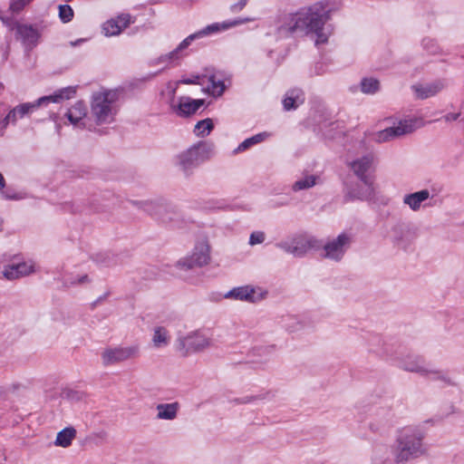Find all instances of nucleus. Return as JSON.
Wrapping results in <instances>:
<instances>
[{
  "instance_id": "obj_1",
  "label": "nucleus",
  "mask_w": 464,
  "mask_h": 464,
  "mask_svg": "<svg viewBox=\"0 0 464 464\" xmlns=\"http://www.w3.org/2000/svg\"><path fill=\"white\" fill-rule=\"evenodd\" d=\"M324 14L323 2H317L295 13L281 14L276 21L275 34L279 39H285L297 34H304L307 29L316 30L323 24Z\"/></svg>"
},
{
  "instance_id": "obj_2",
  "label": "nucleus",
  "mask_w": 464,
  "mask_h": 464,
  "mask_svg": "<svg viewBox=\"0 0 464 464\" xmlns=\"http://www.w3.org/2000/svg\"><path fill=\"white\" fill-rule=\"evenodd\" d=\"M76 93L74 87H66L54 92L53 95L43 96L34 102L21 103L9 111L7 115L0 121L4 128L10 123L15 125L17 121L29 116L39 107L46 105L50 102H60L63 100H68Z\"/></svg>"
},
{
  "instance_id": "obj_3",
  "label": "nucleus",
  "mask_w": 464,
  "mask_h": 464,
  "mask_svg": "<svg viewBox=\"0 0 464 464\" xmlns=\"http://www.w3.org/2000/svg\"><path fill=\"white\" fill-rule=\"evenodd\" d=\"M117 111V93L115 92L106 91L92 95L91 112L97 124L111 122Z\"/></svg>"
},
{
  "instance_id": "obj_4",
  "label": "nucleus",
  "mask_w": 464,
  "mask_h": 464,
  "mask_svg": "<svg viewBox=\"0 0 464 464\" xmlns=\"http://www.w3.org/2000/svg\"><path fill=\"white\" fill-rule=\"evenodd\" d=\"M422 437L413 431H404L397 440L395 461L408 462L423 455Z\"/></svg>"
},
{
  "instance_id": "obj_5",
  "label": "nucleus",
  "mask_w": 464,
  "mask_h": 464,
  "mask_svg": "<svg viewBox=\"0 0 464 464\" xmlns=\"http://www.w3.org/2000/svg\"><path fill=\"white\" fill-rule=\"evenodd\" d=\"M276 246L295 257H304L311 250H319L322 242L313 236L295 235L276 244Z\"/></svg>"
},
{
  "instance_id": "obj_6",
  "label": "nucleus",
  "mask_w": 464,
  "mask_h": 464,
  "mask_svg": "<svg viewBox=\"0 0 464 464\" xmlns=\"http://www.w3.org/2000/svg\"><path fill=\"white\" fill-rule=\"evenodd\" d=\"M209 150L210 146L208 143L198 141L178 155L177 164L184 174L188 176L194 169L208 158Z\"/></svg>"
},
{
  "instance_id": "obj_7",
  "label": "nucleus",
  "mask_w": 464,
  "mask_h": 464,
  "mask_svg": "<svg viewBox=\"0 0 464 464\" xmlns=\"http://www.w3.org/2000/svg\"><path fill=\"white\" fill-rule=\"evenodd\" d=\"M212 344L211 338L201 330H195L176 340V350L182 355L203 352Z\"/></svg>"
},
{
  "instance_id": "obj_8",
  "label": "nucleus",
  "mask_w": 464,
  "mask_h": 464,
  "mask_svg": "<svg viewBox=\"0 0 464 464\" xmlns=\"http://www.w3.org/2000/svg\"><path fill=\"white\" fill-rule=\"evenodd\" d=\"M353 242L352 235L343 232L336 237L329 239L325 244H322L321 256L334 262H340Z\"/></svg>"
},
{
  "instance_id": "obj_9",
  "label": "nucleus",
  "mask_w": 464,
  "mask_h": 464,
  "mask_svg": "<svg viewBox=\"0 0 464 464\" xmlns=\"http://www.w3.org/2000/svg\"><path fill=\"white\" fill-rule=\"evenodd\" d=\"M251 19L245 18V19H236L230 23H214L211 24L207 25L203 29L189 34L188 37H186L175 49L174 53H177V55H180L183 51H185L188 46L191 44L193 41L201 39L203 37H206L208 35L218 33L221 30H226L231 26H236L238 24H242L244 23L249 22Z\"/></svg>"
},
{
  "instance_id": "obj_10",
  "label": "nucleus",
  "mask_w": 464,
  "mask_h": 464,
  "mask_svg": "<svg viewBox=\"0 0 464 464\" xmlns=\"http://www.w3.org/2000/svg\"><path fill=\"white\" fill-rule=\"evenodd\" d=\"M343 198L346 202L353 200H371L375 194L373 180H347L343 183Z\"/></svg>"
},
{
  "instance_id": "obj_11",
  "label": "nucleus",
  "mask_w": 464,
  "mask_h": 464,
  "mask_svg": "<svg viewBox=\"0 0 464 464\" xmlns=\"http://www.w3.org/2000/svg\"><path fill=\"white\" fill-rule=\"evenodd\" d=\"M209 260V246L206 242H199L195 246L190 255L180 258L177 262L176 266L187 272L208 265Z\"/></svg>"
},
{
  "instance_id": "obj_12",
  "label": "nucleus",
  "mask_w": 464,
  "mask_h": 464,
  "mask_svg": "<svg viewBox=\"0 0 464 464\" xmlns=\"http://www.w3.org/2000/svg\"><path fill=\"white\" fill-rule=\"evenodd\" d=\"M140 354V346H116L106 348L102 353V361L104 366L117 364L127 360L136 358Z\"/></svg>"
},
{
  "instance_id": "obj_13",
  "label": "nucleus",
  "mask_w": 464,
  "mask_h": 464,
  "mask_svg": "<svg viewBox=\"0 0 464 464\" xmlns=\"http://www.w3.org/2000/svg\"><path fill=\"white\" fill-rule=\"evenodd\" d=\"M419 237V229L417 227L400 223L392 228V243L404 250H407Z\"/></svg>"
},
{
  "instance_id": "obj_14",
  "label": "nucleus",
  "mask_w": 464,
  "mask_h": 464,
  "mask_svg": "<svg viewBox=\"0 0 464 464\" xmlns=\"http://www.w3.org/2000/svg\"><path fill=\"white\" fill-rule=\"evenodd\" d=\"M138 204L145 212L162 223L172 222L178 216L175 208L166 202L144 201Z\"/></svg>"
},
{
  "instance_id": "obj_15",
  "label": "nucleus",
  "mask_w": 464,
  "mask_h": 464,
  "mask_svg": "<svg viewBox=\"0 0 464 464\" xmlns=\"http://www.w3.org/2000/svg\"><path fill=\"white\" fill-rule=\"evenodd\" d=\"M415 121H401L398 125L386 128L373 134V140L379 143L386 142L405 134L411 133L414 130Z\"/></svg>"
},
{
  "instance_id": "obj_16",
  "label": "nucleus",
  "mask_w": 464,
  "mask_h": 464,
  "mask_svg": "<svg viewBox=\"0 0 464 464\" xmlns=\"http://www.w3.org/2000/svg\"><path fill=\"white\" fill-rule=\"evenodd\" d=\"M398 365L404 371L416 372L420 375L439 373V372L430 369L426 363L424 358L420 355H407L405 358H402L398 362Z\"/></svg>"
},
{
  "instance_id": "obj_17",
  "label": "nucleus",
  "mask_w": 464,
  "mask_h": 464,
  "mask_svg": "<svg viewBox=\"0 0 464 464\" xmlns=\"http://www.w3.org/2000/svg\"><path fill=\"white\" fill-rule=\"evenodd\" d=\"M448 85L446 79H437L430 82L417 83L411 86L416 98L425 100L443 91Z\"/></svg>"
},
{
  "instance_id": "obj_18",
  "label": "nucleus",
  "mask_w": 464,
  "mask_h": 464,
  "mask_svg": "<svg viewBox=\"0 0 464 464\" xmlns=\"http://www.w3.org/2000/svg\"><path fill=\"white\" fill-rule=\"evenodd\" d=\"M15 30L17 38L26 48L32 49L37 44L40 34L33 25L16 23Z\"/></svg>"
},
{
  "instance_id": "obj_19",
  "label": "nucleus",
  "mask_w": 464,
  "mask_h": 464,
  "mask_svg": "<svg viewBox=\"0 0 464 464\" xmlns=\"http://www.w3.org/2000/svg\"><path fill=\"white\" fill-rule=\"evenodd\" d=\"M227 299H235L246 301L249 303H256L262 298L261 295H256V289L251 285H242L234 287L224 295Z\"/></svg>"
},
{
  "instance_id": "obj_20",
  "label": "nucleus",
  "mask_w": 464,
  "mask_h": 464,
  "mask_svg": "<svg viewBox=\"0 0 464 464\" xmlns=\"http://www.w3.org/2000/svg\"><path fill=\"white\" fill-rule=\"evenodd\" d=\"M372 161L373 155L372 153H368L353 160L349 165L359 179L372 180V179L367 174L372 165Z\"/></svg>"
},
{
  "instance_id": "obj_21",
  "label": "nucleus",
  "mask_w": 464,
  "mask_h": 464,
  "mask_svg": "<svg viewBox=\"0 0 464 464\" xmlns=\"http://www.w3.org/2000/svg\"><path fill=\"white\" fill-rule=\"evenodd\" d=\"M202 99L193 100L189 97H180L176 112L179 116L188 117L194 114L203 104Z\"/></svg>"
},
{
  "instance_id": "obj_22",
  "label": "nucleus",
  "mask_w": 464,
  "mask_h": 464,
  "mask_svg": "<svg viewBox=\"0 0 464 464\" xmlns=\"http://www.w3.org/2000/svg\"><path fill=\"white\" fill-rule=\"evenodd\" d=\"M430 197L428 189H421L413 193L406 194L403 197V203L412 211L420 210L421 204Z\"/></svg>"
},
{
  "instance_id": "obj_23",
  "label": "nucleus",
  "mask_w": 464,
  "mask_h": 464,
  "mask_svg": "<svg viewBox=\"0 0 464 464\" xmlns=\"http://www.w3.org/2000/svg\"><path fill=\"white\" fill-rule=\"evenodd\" d=\"M372 464H393L390 447L376 445L372 455Z\"/></svg>"
},
{
  "instance_id": "obj_24",
  "label": "nucleus",
  "mask_w": 464,
  "mask_h": 464,
  "mask_svg": "<svg viewBox=\"0 0 464 464\" xmlns=\"http://www.w3.org/2000/svg\"><path fill=\"white\" fill-rule=\"evenodd\" d=\"M303 92L299 89L289 90L283 100V106L285 111L295 110L304 102Z\"/></svg>"
},
{
  "instance_id": "obj_25",
  "label": "nucleus",
  "mask_w": 464,
  "mask_h": 464,
  "mask_svg": "<svg viewBox=\"0 0 464 464\" xmlns=\"http://www.w3.org/2000/svg\"><path fill=\"white\" fill-rule=\"evenodd\" d=\"M157 418L160 420H174L177 417L179 404L173 403H160L157 407Z\"/></svg>"
},
{
  "instance_id": "obj_26",
  "label": "nucleus",
  "mask_w": 464,
  "mask_h": 464,
  "mask_svg": "<svg viewBox=\"0 0 464 464\" xmlns=\"http://www.w3.org/2000/svg\"><path fill=\"white\" fill-rule=\"evenodd\" d=\"M322 2H323V11L324 12V14L322 17V18H324L322 25L316 30H309V29L306 30V34L309 32L315 33V34H316L315 44H324L327 42V39H328L327 36L324 34H323L322 30H323V27H324L325 22L328 21L330 18V13H331L332 9L329 7V1L325 0V1H322Z\"/></svg>"
},
{
  "instance_id": "obj_27",
  "label": "nucleus",
  "mask_w": 464,
  "mask_h": 464,
  "mask_svg": "<svg viewBox=\"0 0 464 464\" xmlns=\"http://www.w3.org/2000/svg\"><path fill=\"white\" fill-rule=\"evenodd\" d=\"M75 436L76 430L72 426L66 427L57 433L54 445L67 448L72 444V441Z\"/></svg>"
},
{
  "instance_id": "obj_28",
  "label": "nucleus",
  "mask_w": 464,
  "mask_h": 464,
  "mask_svg": "<svg viewBox=\"0 0 464 464\" xmlns=\"http://www.w3.org/2000/svg\"><path fill=\"white\" fill-rule=\"evenodd\" d=\"M320 181V178L317 175H305L301 179H297L292 185V190L295 192L304 190L314 187Z\"/></svg>"
},
{
  "instance_id": "obj_29",
  "label": "nucleus",
  "mask_w": 464,
  "mask_h": 464,
  "mask_svg": "<svg viewBox=\"0 0 464 464\" xmlns=\"http://www.w3.org/2000/svg\"><path fill=\"white\" fill-rule=\"evenodd\" d=\"M85 115L86 107L82 102H77L65 114L73 125H76Z\"/></svg>"
},
{
  "instance_id": "obj_30",
  "label": "nucleus",
  "mask_w": 464,
  "mask_h": 464,
  "mask_svg": "<svg viewBox=\"0 0 464 464\" xmlns=\"http://www.w3.org/2000/svg\"><path fill=\"white\" fill-rule=\"evenodd\" d=\"M208 80L209 85L207 88V92L214 97L221 96L226 88L224 81L218 78L217 74H210Z\"/></svg>"
},
{
  "instance_id": "obj_31",
  "label": "nucleus",
  "mask_w": 464,
  "mask_h": 464,
  "mask_svg": "<svg viewBox=\"0 0 464 464\" xmlns=\"http://www.w3.org/2000/svg\"><path fill=\"white\" fill-rule=\"evenodd\" d=\"M152 343L154 347H165L169 343V332L165 327L158 326L154 329Z\"/></svg>"
},
{
  "instance_id": "obj_32",
  "label": "nucleus",
  "mask_w": 464,
  "mask_h": 464,
  "mask_svg": "<svg viewBox=\"0 0 464 464\" xmlns=\"http://www.w3.org/2000/svg\"><path fill=\"white\" fill-rule=\"evenodd\" d=\"M266 137H268L266 132H260L250 138H247L237 146V148L234 150V153L245 151L250 147L262 142Z\"/></svg>"
},
{
  "instance_id": "obj_33",
  "label": "nucleus",
  "mask_w": 464,
  "mask_h": 464,
  "mask_svg": "<svg viewBox=\"0 0 464 464\" xmlns=\"http://www.w3.org/2000/svg\"><path fill=\"white\" fill-rule=\"evenodd\" d=\"M214 129V124L211 119L207 118L205 120L197 122L194 128V133L198 137H206Z\"/></svg>"
},
{
  "instance_id": "obj_34",
  "label": "nucleus",
  "mask_w": 464,
  "mask_h": 464,
  "mask_svg": "<svg viewBox=\"0 0 464 464\" xmlns=\"http://www.w3.org/2000/svg\"><path fill=\"white\" fill-rule=\"evenodd\" d=\"M380 89V82L372 77H365L361 81V91L365 94H374Z\"/></svg>"
},
{
  "instance_id": "obj_35",
  "label": "nucleus",
  "mask_w": 464,
  "mask_h": 464,
  "mask_svg": "<svg viewBox=\"0 0 464 464\" xmlns=\"http://www.w3.org/2000/svg\"><path fill=\"white\" fill-rule=\"evenodd\" d=\"M102 30L106 36L117 35L122 31L116 18L108 20L104 23Z\"/></svg>"
},
{
  "instance_id": "obj_36",
  "label": "nucleus",
  "mask_w": 464,
  "mask_h": 464,
  "mask_svg": "<svg viewBox=\"0 0 464 464\" xmlns=\"http://www.w3.org/2000/svg\"><path fill=\"white\" fill-rule=\"evenodd\" d=\"M59 18L60 20L66 24L72 20L74 12L71 5H60L59 7Z\"/></svg>"
},
{
  "instance_id": "obj_37",
  "label": "nucleus",
  "mask_w": 464,
  "mask_h": 464,
  "mask_svg": "<svg viewBox=\"0 0 464 464\" xmlns=\"http://www.w3.org/2000/svg\"><path fill=\"white\" fill-rule=\"evenodd\" d=\"M370 352L377 353L379 356L384 357L386 359L395 360L397 359L393 353L392 349L389 344L383 343L382 348H373L371 347Z\"/></svg>"
},
{
  "instance_id": "obj_38",
  "label": "nucleus",
  "mask_w": 464,
  "mask_h": 464,
  "mask_svg": "<svg viewBox=\"0 0 464 464\" xmlns=\"http://www.w3.org/2000/svg\"><path fill=\"white\" fill-rule=\"evenodd\" d=\"M34 0H10L9 11L12 14H19L26 5Z\"/></svg>"
},
{
  "instance_id": "obj_39",
  "label": "nucleus",
  "mask_w": 464,
  "mask_h": 464,
  "mask_svg": "<svg viewBox=\"0 0 464 464\" xmlns=\"http://www.w3.org/2000/svg\"><path fill=\"white\" fill-rule=\"evenodd\" d=\"M14 266L20 277L26 276L34 272V266L26 262L15 264Z\"/></svg>"
},
{
  "instance_id": "obj_40",
  "label": "nucleus",
  "mask_w": 464,
  "mask_h": 464,
  "mask_svg": "<svg viewBox=\"0 0 464 464\" xmlns=\"http://www.w3.org/2000/svg\"><path fill=\"white\" fill-rule=\"evenodd\" d=\"M180 58V55H177L176 53H174V50L169 52V53L160 55L158 57L155 61V64H160V63H171L172 61L179 60Z\"/></svg>"
},
{
  "instance_id": "obj_41",
  "label": "nucleus",
  "mask_w": 464,
  "mask_h": 464,
  "mask_svg": "<svg viewBox=\"0 0 464 464\" xmlns=\"http://www.w3.org/2000/svg\"><path fill=\"white\" fill-rule=\"evenodd\" d=\"M206 78V75H199V74H196V75H192L191 77L189 78H183L179 81L180 83L182 84H198V85H202L204 83V79Z\"/></svg>"
},
{
  "instance_id": "obj_42",
  "label": "nucleus",
  "mask_w": 464,
  "mask_h": 464,
  "mask_svg": "<svg viewBox=\"0 0 464 464\" xmlns=\"http://www.w3.org/2000/svg\"><path fill=\"white\" fill-rule=\"evenodd\" d=\"M3 275L7 280H15L20 278V276L18 275L17 269L15 268L14 265H11L5 267Z\"/></svg>"
},
{
  "instance_id": "obj_43",
  "label": "nucleus",
  "mask_w": 464,
  "mask_h": 464,
  "mask_svg": "<svg viewBox=\"0 0 464 464\" xmlns=\"http://www.w3.org/2000/svg\"><path fill=\"white\" fill-rule=\"evenodd\" d=\"M116 19H117L121 30L128 27L130 24V23H132L131 16L129 14H121L118 15L116 17Z\"/></svg>"
},
{
  "instance_id": "obj_44",
  "label": "nucleus",
  "mask_w": 464,
  "mask_h": 464,
  "mask_svg": "<svg viewBox=\"0 0 464 464\" xmlns=\"http://www.w3.org/2000/svg\"><path fill=\"white\" fill-rule=\"evenodd\" d=\"M265 240V233L261 231L253 232L249 237V244L251 246L261 244Z\"/></svg>"
},
{
  "instance_id": "obj_45",
  "label": "nucleus",
  "mask_w": 464,
  "mask_h": 464,
  "mask_svg": "<svg viewBox=\"0 0 464 464\" xmlns=\"http://www.w3.org/2000/svg\"><path fill=\"white\" fill-rule=\"evenodd\" d=\"M285 327L287 332L295 333V332L300 331L303 328V324L296 319H293L292 323L285 324Z\"/></svg>"
},
{
  "instance_id": "obj_46",
  "label": "nucleus",
  "mask_w": 464,
  "mask_h": 464,
  "mask_svg": "<svg viewBox=\"0 0 464 464\" xmlns=\"http://www.w3.org/2000/svg\"><path fill=\"white\" fill-rule=\"evenodd\" d=\"M422 44L424 48L428 49L429 52L434 53L437 51L436 44L431 39H423Z\"/></svg>"
},
{
  "instance_id": "obj_47",
  "label": "nucleus",
  "mask_w": 464,
  "mask_h": 464,
  "mask_svg": "<svg viewBox=\"0 0 464 464\" xmlns=\"http://www.w3.org/2000/svg\"><path fill=\"white\" fill-rule=\"evenodd\" d=\"M247 0H239L237 3L232 5L230 6V10L232 13H237L241 11L246 5Z\"/></svg>"
},
{
  "instance_id": "obj_48",
  "label": "nucleus",
  "mask_w": 464,
  "mask_h": 464,
  "mask_svg": "<svg viewBox=\"0 0 464 464\" xmlns=\"http://www.w3.org/2000/svg\"><path fill=\"white\" fill-rule=\"evenodd\" d=\"M260 396H245L239 399H236L235 401L237 403H249L256 400H260Z\"/></svg>"
},
{
  "instance_id": "obj_49",
  "label": "nucleus",
  "mask_w": 464,
  "mask_h": 464,
  "mask_svg": "<svg viewBox=\"0 0 464 464\" xmlns=\"http://www.w3.org/2000/svg\"><path fill=\"white\" fill-rule=\"evenodd\" d=\"M460 113H448L444 116L446 121H452L459 119Z\"/></svg>"
},
{
  "instance_id": "obj_50",
  "label": "nucleus",
  "mask_w": 464,
  "mask_h": 464,
  "mask_svg": "<svg viewBox=\"0 0 464 464\" xmlns=\"http://www.w3.org/2000/svg\"><path fill=\"white\" fill-rule=\"evenodd\" d=\"M5 198L6 199H12V200H18V199L23 198V197H22V196H20V195H18V194H15V193H14V194H10V193H8V192H6V193L5 194Z\"/></svg>"
},
{
  "instance_id": "obj_51",
  "label": "nucleus",
  "mask_w": 464,
  "mask_h": 464,
  "mask_svg": "<svg viewBox=\"0 0 464 464\" xmlns=\"http://www.w3.org/2000/svg\"><path fill=\"white\" fill-rule=\"evenodd\" d=\"M383 412V416H382V423H386L388 422V420L391 419L392 417V414H391V411L390 410H385V411H382Z\"/></svg>"
},
{
  "instance_id": "obj_52",
  "label": "nucleus",
  "mask_w": 464,
  "mask_h": 464,
  "mask_svg": "<svg viewBox=\"0 0 464 464\" xmlns=\"http://www.w3.org/2000/svg\"><path fill=\"white\" fill-rule=\"evenodd\" d=\"M108 295H109V293H106L103 295L98 297L93 303H92V307L94 308L98 304H100L104 299H106Z\"/></svg>"
},
{
  "instance_id": "obj_53",
  "label": "nucleus",
  "mask_w": 464,
  "mask_h": 464,
  "mask_svg": "<svg viewBox=\"0 0 464 464\" xmlns=\"http://www.w3.org/2000/svg\"><path fill=\"white\" fill-rule=\"evenodd\" d=\"M84 42H86V39H85V38H79V39H77V40H75V41H71V42H70V45H71L72 47H75V46H78V45H80L81 44H82V43H84Z\"/></svg>"
},
{
  "instance_id": "obj_54",
  "label": "nucleus",
  "mask_w": 464,
  "mask_h": 464,
  "mask_svg": "<svg viewBox=\"0 0 464 464\" xmlns=\"http://www.w3.org/2000/svg\"><path fill=\"white\" fill-rule=\"evenodd\" d=\"M0 19L6 25H11V24H13V19H11L9 17H5V16L2 15L1 14H0Z\"/></svg>"
},
{
  "instance_id": "obj_55",
  "label": "nucleus",
  "mask_w": 464,
  "mask_h": 464,
  "mask_svg": "<svg viewBox=\"0 0 464 464\" xmlns=\"http://www.w3.org/2000/svg\"><path fill=\"white\" fill-rule=\"evenodd\" d=\"M89 282H90V279L87 275L80 276L77 280L78 284H85V283H89Z\"/></svg>"
},
{
  "instance_id": "obj_56",
  "label": "nucleus",
  "mask_w": 464,
  "mask_h": 464,
  "mask_svg": "<svg viewBox=\"0 0 464 464\" xmlns=\"http://www.w3.org/2000/svg\"><path fill=\"white\" fill-rule=\"evenodd\" d=\"M275 350V346H267V347H261L259 348V351L262 352V353H270L272 352H274Z\"/></svg>"
},
{
  "instance_id": "obj_57",
  "label": "nucleus",
  "mask_w": 464,
  "mask_h": 464,
  "mask_svg": "<svg viewBox=\"0 0 464 464\" xmlns=\"http://www.w3.org/2000/svg\"><path fill=\"white\" fill-rule=\"evenodd\" d=\"M5 187V180L3 174L0 172V190Z\"/></svg>"
},
{
  "instance_id": "obj_58",
  "label": "nucleus",
  "mask_w": 464,
  "mask_h": 464,
  "mask_svg": "<svg viewBox=\"0 0 464 464\" xmlns=\"http://www.w3.org/2000/svg\"><path fill=\"white\" fill-rule=\"evenodd\" d=\"M373 340H374L376 343H378V344L381 343V339H380L379 337H377V336H375V337L373 338Z\"/></svg>"
},
{
  "instance_id": "obj_59",
  "label": "nucleus",
  "mask_w": 464,
  "mask_h": 464,
  "mask_svg": "<svg viewBox=\"0 0 464 464\" xmlns=\"http://www.w3.org/2000/svg\"><path fill=\"white\" fill-rule=\"evenodd\" d=\"M102 262L105 263L106 265H110L111 263L109 261L102 260Z\"/></svg>"
},
{
  "instance_id": "obj_60",
  "label": "nucleus",
  "mask_w": 464,
  "mask_h": 464,
  "mask_svg": "<svg viewBox=\"0 0 464 464\" xmlns=\"http://www.w3.org/2000/svg\"><path fill=\"white\" fill-rule=\"evenodd\" d=\"M3 230L2 222L0 221V232Z\"/></svg>"
}]
</instances>
